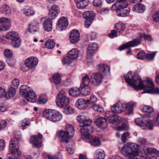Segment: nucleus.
<instances>
[{
	"mask_svg": "<svg viewBox=\"0 0 159 159\" xmlns=\"http://www.w3.org/2000/svg\"><path fill=\"white\" fill-rule=\"evenodd\" d=\"M64 91L60 92L57 97L56 103L60 107H64L68 105L69 99L67 98Z\"/></svg>",
	"mask_w": 159,
	"mask_h": 159,
	"instance_id": "nucleus-10",
	"label": "nucleus"
},
{
	"mask_svg": "<svg viewBox=\"0 0 159 159\" xmlns=\"http://www.w3.org/2000/svg\"><path fill=\"white\" fill-rule=\"evenodd\" d=\"M105 157L104 152L101 149H98L95 152L94 159H104Z\"/></svg>",
	"mask_w": 159,
	"mask_h": 159,
	"instance_id": "nucleus-30",
	"label": "nucleus"
},
{
	"mask_svg": "<svg viewBox=\"0 0 159 159\" xmlns=\"http://www.w3.org/2000/svg\"><path fill=\"white\" fill-rule=\"evenodd\" d=\"M38 62V60L36 57H30L26 60L25 64L26 67L32 69L36 66Z\"/></svg>",
	"mask_w": 159,
	"mask_h": 159,
	"instance_id": "nucleus-17",
	"label": "nucleus"
},
{
	"mask_svg": "<svg viewBox=\"0 0 159 159\" xmlns=\"http://www.w3.org/2000/svg\"><path fill=\"white\" fill-rule=\"evenodd\" d=\"M11 26V22L10 19L4 17L1 18V31H7Z\"/></svg>",
	"mask_w": 159,
	"mask_h": 159,
	"instance_id": "nucleus-14",
	"label": "nucleus"
},
{
	"mask_svg": "<svg viewBox=\"0 0 159 159\" xmlns=\"http://www.w3.org/2000/svg\"><path fill=\"white\" fill-rule=\"evenodd\" d=\"M103 76L100 73H95L91 76V82L95 85H97L101 83Z\"/></svg>",
	"mask_w": 159,
	"mask_h": 159,
	"instance_id": "nucleus-15",
	"label": "nucleus"
},
{
	"mask_svg": "<svg viewBox=\"0 0 159 159\" xmlns=\"http://www.w3.org/2000/svg\"><path fill=\"white\" fill-rule=\"evenodd\" d=\"M73 108L70 107H68L65 109V112L66 114H70L73 113Z\"/></svg>",
	"mask_w": 159,
	"mask_h": 159,
	"instance_id": "nucleus-63",
	"label": "nucleus"
},
{
	"mask_svg": "<svg viewBox=\"0 0 159 159\" xmlns=\"http://www.w3.org/2000/svg\"><path fill=\"white\" fill-rule=\"evenodd\" d=\"M97 98L96 97L93 95H91L89 100H87V102L88 105H92L93 103H95V102L97 101Z\"/></svg>",
	"mask_w": 159,
	"mask_h": 159,
	"instance_id": "nucleus-48",
	"label": "nucleus"
},
{
	"mask_svg": "<svg viewBox=\"0 0 159 159\" xmlns=\"http://www.w3.org/2000/svg\"><path fill=\"white\" fill-rule=\"evenodd\" d=\"M142 110L144 112L148 113H151L153 112V108L151 106H145L143 108Z\"/></svg>",
	"mask_w": 159,
	"mask_h": 159,
	"instance_id": "nucleus-49",
	"label": "nucleus"
},
{
	"mask_svg": "<svg viewBox=\"0 0 159 159\" xmlns=\"http://www.w3.org/2000/svg\"><path fill=\"white\" fill-rule=\"evenodd\" d=\"M139 147V145L135 143H127L122 147L121 152L123 154L128 157L132 154L136 155Z\"/></svg>",
	"mask_w": 159,
	"mask_h": 159,
	"instance_id": "nucleus-7",
	"label": "nucleus"
},
{
	"mask_svg": "<svg viewBox=\"0 0 159 159\" xmlns=\"http://www.w3.org/2000/svg\"><path fill=\"white\" fill-rule=\"evenodd\" d=\"M81 90L76 87L71 88L69 91L70 95L76 97L79 95L80 93Z\"/></svg>",
	"mask_w": 159,
	"mask_h": 159,
	"instance_id": "nucleus-35",
	"label": "nucleus"
},
{
	"mask_svg": "<svg viewBox=\"0 0 159 159\" xmlns=\"http://www.w3.org/2000/svg\"><path fill=\"white\" fill-rule=\"evenodd\" d=\"M156 54L155 52H153L151 54L146 55V58L148 60H152L154 59Z\"/></svg>",
	"mask_w": 159,
	"mask_h": 159,
	"instance_id": "nucleus-59",
	"label": "nucleus"
},
{
	"mask_svg": "<svg viewBox=\"0 0 159 159\" xmlns=\"http://www.w3.org/2000/svg\"><path fill=\"white\" fill-rule=\"evenodd\" d=\"M51 19L46 17H43L41 18V21L43 22V27L44 29L47 31H50L52 29V22Z\"/></svg>",
	"mask_w": 159,
	"mask_h": 159,
	"instance_id": "nucleus-18",
	"label": "nucleus"
},
{
	"mask_svg": "<svg viewBox=\"0 0 159 159\" xmlns=\"http://www.w3.org/2000/svg\"><path fill=\"white\" fill-rule=\"evenodd\" d=\"M29 87L26 85H23L20 86V93L22 96L25 97L26 93L30 90Z\"/></svg>",
	"mask_w": 159,
	"mask_h": 159,
	"instance_id": "nucleus-36",
	"label": "nucleus"
},
{
	"mask_svg": "<svg viewBox=\"0 0 159 159\" xmlns=\"http://www.w3.org/2000/svg\"><path fill=\"white\" fill-rule=\"evenodd\" d=\"M67 55L72 59H76L79 55L78 50L76 48H73L68 53Z\"/></svg>",
	"mask_w": 159,
	"mask_h": 159,
	"instance_id": "nucleus-31",
	"label": "nucleus"
},
{
	"mask_svg": "<svg viewBox=\"0 0 159 159\" xmlns=\"http://www.w3.org/2000/svg\"><path fill=\"white\" fill-rule=\"evenodd\" d=\"M4 54L5 56L7 58H10L13 55V53L11 50L9 49H6L4 52Z\"/></svg>",
	"mask_w": 159,
	"mask_h": 159,
	"instance_id": "nucleus-51",
	"label": "nucleus"
},
{
	"mask_svg": "<svg viewBox=\"0 0 159 159\" xmlns=\"http://www.w3.org/2000/svg\"><path fill=\"white\" fill-rule=\"evenodd\" d=\"M38 24L36 22H31L29 25L28 30L30 32H34L38 29Z\"/></svg>",
	"mask_w": 159,
	"mask_h": 159,
	"instance_id": "nucleus-41",
	"label": "nucleus"
},
{
	"mask_svg": "<svg viewBox=\"0 0 159 159\" xmlns=\"http://www.w3.org/2000/svg\"><path fill=\"white\" fill-rule=\"evenodd\" d=\"M16 89L14 88L11 87L8 89L6 96V99H9L13 98L16 93Z\"/></svg>",
	"mask_w": 159,
	"mask_h": 159,
	"instance_id": "nucleus-39",
	"label": "nucleus"
},
{
	"mask_svg": "<svg viewBox=\"0 0 159 159\" xmlns=\"http://www.w3.org/2000/svg\"><path fill=\"white\" fill-rule=\"evenodd\" d=\"M129 133L128 132H125L122 134L121 136V140L124 143L126 141L128 137H129Z\"/></svg>",
	"mask_w": 159,
	"mask_h": 159,
	"instance_id": "nucleus-58",
	"label": "nucleus"
},
{
	"mask_svg": "<svg viewBox=\"0 0 159 159\" xmlns=\"http://www.w3.org/2000/svg\"><path fill=\"white\" fill-rule=\"evenodd\" d=\"M5 37L7 39L11 41V43L13 47L18 48L20 46L21 41L18 33L14 31H10L7 33Z\"/></svg>",
	"mask_w": 159,
	"mask_h": 159,
	"instance_id": "nucleus-9",
	"label": "nucleus"
},
{
	"mask_svg": "<svg viewBox=\"0 0 159 159\" xmlns=\"http://www.w3.org/2000/svg\"><path fill=\"white\" fill-rule=\"evenodd\" d=\"M43 115L46 119L53 122H58L62 118L60 112L52 109L45 110L43 112Z\"/></svg>",
	"mask_w": 159,
	"mask_h": 159,
	"instance_id": "nucleus-5",
	"label": "nucleus"
},
{
	"mask_svg": "<svg viewBox=\"0 0 159 159\" xmlns=\"http://www.w3.org/2000/svg\"><path fill=\"white\" fill-rule=\"evenodd\" d=\"M95 123L97 126L102 129H105L107 126L106 119L103 117L97 119L95 121Z\"/></svg>",
	"mask_w": 159,
	"mask_h": 159,
	"instance_id": "nucleus-21",
	"label": "nucleus"
},
{
	"mask_svg": "<svg viewBox=\"0 0 159 159\" xmlns=\"http://www.w3.org/2000/svg\"><path fill=\"white\" fill-rule=\"evenodd\" d=\"M30 125L29 120L27 119H25L21 122V126L23 129H24L26 126H29Z\"/></svg>",
	"mask_w": 159,
	"mask_h": 159,
	"instance_id": "nucleus-50",
	"label": "nucleus"
},
{
	"mask_svg": "<svg viewBox=\"0 0 159 159\" xmlns=\"http://www.w3.org/2000/svg\"><path fill=\"white\" fill-rule=\"evenodd\" d=\"M111 109L112 111L114 113H121L125 109L123 103H118L112 107Z\"/></svg>",
	"mask_w": 159,
	"mask_h": 159,
	"instance_id": "nucleus-22",
	"label": "nucleus"
},
{
	"mask_svg": "<svg viewBox=\"0 0 159 159\" xmlns=\"http://www.w3.org/2000/svg\"><path fill=\"white\" fill-rule=\"evenodd\" d=\"M59 7L57 5L52 6L49 9L48 13V18L53 20L55 19L60 12Z\"/></svg>",
	"mask_w": 159,
	"mask_h": 159,
	"instance_id": "nucleus-12",
	"label": "nucleus"
},
{
	"mask_svg": "<svg viewBox=\"0 0 159 159\" xmlns=\"http://www.w3.org/2000/svg\"><path fill=\"white\" fill-rule=\"evenodd\" d=\"M97 48L98 45L96 43H93L89 45L87 49V55L89 57L92 56L95 53Z\"/></svg>",
	"mask_w": 159,
	"mask_h": 159,
	"instance_id": "nucleus-26",
	"label": "nucleus"
},
{
	"mask_svg": "<svg viewBox=\"0 0 159 159\" xmlns=\"http://www.w3.org/2000/svg\"><path fill=\"white\" fill-rule=\"evenodd\" d=\"M12 86L18 88L19 84V80L18 79L15 78L12 81Z\"/></svg>",
	"mask_w": 159,
	"mask_h": 159,
	"instance_id": "nucleus-62",
	"label": "nucleus"
},
{
	"mask_svg": "<svg viewBox=\"0 0 159 159\" xmlns=\"http://www.w3.org/2000/svg\"><path fill=\"white\" fill-rule=\"evenodd\" d=\"M43 137L42 135L40 133L38 135L32 136L30 139V142L35 147L39 148L41 146Z\"/></svg>",
	"mask_w": 159,
	"mask_h": 159,
	"instance_id": "nucleus-13",
	"label": "nucleus"
},
{
	"mask_svg": "<svg viewBox=\"0 0 159 159\" xmlns=\"http://www.w3.org/2000/svg\"><path fill=\"white\" fill-rule=\"evenodd\" d=\"M25 98L28 101L31 102H35L37 99L35 93L31 90H29L28 92L26 93Z\"/></svg>",
	"mask_w": 159,
	"mask_h": 159,
	"instance_id": "nucleus-24",
	"label": "nucleus"
},
{
	"mask_svg": "<svg viewBox=\"0 0 159 159\" xmlns=\"http://www.w3.org/2000/svg\"><path fill=\"white\" fill-rule=\"evenodd\" d=\"M76 105L79 109L84 110L89 105L87 100L85 101L83 98H80L78 100L76 103Z\"/></svg>",
	"mask_w": 159,
	"mask_h": 159,
	"instance_id": "nucleus-25",
	"label": "nucleus"
},
{
	"mask_svg": "<svg viewBox=\"0 0 159 159\" xmlns=\"http://www.w3.org/2000/svg\"><path fill=\"white\" fill-rule=\"evenodd\" d=\"M88 129L89 131L85 134L84 130H82V138L86 142L89 143L93 147H98L101 145V142L100 139L97 137H93L91 136V134L93 132V129L92 127H88Z\"/></svg>",
	"mask_w": 159,
	"mask_h": 159,
	"instance_id": "nucleus-3",
	"label": "nucleus"
},
{
	"mask_svg": "<svg viewBox=\"0 0 159 159\" xmlns=\"http://www.w3.org/2000/svg\"><path fill=\"white\" fill-rule=\"evenodd\" d=\"M57 136L61 142L67 143L71 137L64 131L60 130L57 134Z\"/></svg>",
	"mask_w": 159,
	"mask_h": 159,
	"instance_id": "nucleus-19",
	"label": "nucleus"
},
{
	"mask_svg": "<svg viewBox=\"0 0 159 159\" xmlns=\"http://www.w3.org/2000/svg\"><path fill=\"white\" fill-rule=\"evenodd\" d=\"M97 68L98 70L104 74L109 75L110 74V67L106 64H99L97 66Z\"/></svg>",
	"mask_w": 159,
	"mask_h": 159,
	"instance_id": "nucleus-23",
	"label": "nucleus"
},
{
	"mask_svg": "<svg viewBox=\"0 0 159 159\" xmlns=\"http://www.w3.org/2000/svg\"><path fill=\"white\" fill-rule=\"evenodd\" d=\"M124 109H127L129 113L132 114L133 113L134 107L136 106L137 103L135 102H131L127 103H123Z\"/></svg>",
	"mask_w": 159,
	"mask_h": 159,
	"instance_id": "nucleus-27",
	"label": "nucleus"
},
{
	"mask_svg": "<svg viewBox=\"0 0 159 159\" xmlns=\"http://www.w3.org/2000/svg\"><path fill=\"white\" fill-rule=\"evenodd\" d=\"M92 107L93 110L99 112H102L103 111V108L99 104L97 103H93L91 105Z\"/></svg>",
	"mask_w": 159,
	"mask_h": 159,
	"instance_id": "nucleus-40",
	"label": "nucleus"
},
{
	"mask_svg": "<svg viewBox=\"0 0 159 159\" xmlns=\"http://www.w3.org/2000/svg\"><path fill=\"white\" fill-rule=\"evenodd\" d=\"M124 77L126 82L137 91L145 89L146 88H152L154 87L151 79L142 81L139 76L130 71Z\"/></svg>",
	"mask_w": 159,
	"mask_h": 159,
	"instance_id": "nucleus-1",
	"label": "nucleus"
},
{
	"mask_svg": "<svg viewBox=\"0 0 159 159\" xmlns=\"http://www.w3.org/2000/svg\"><path fill=\"white\" fill-rule=\"evenodd\" d=\"M152 18L156 22H159V11L155 12L152 15Z\"/></svg>",
	"mask_w": 159,
	"mask_h": 159,
	"instance_id": "nucleus-57",
	"label": "nucleus"
},
{
	"mask_svg": "<svg viewBox=\"0 0 159 159\" xmlns=\"http://www.w3.org/2000/svg\"><path fill=\"white\" fill-rule=\"evenodd\" d=\"M92 122V120L91 119H84L83 122L81 123L80 124H79L80 126L82 127L80 129L81 132L82 134V130H84V132H85V134H87V132H88L89 131V129H88L87 128L89 126L92 127L90 125Z\"/></svg>",
	"mask_w": 159,
	"mask_h": 159,
	"instance_id": "nucleus-20",
	"label": "nucleus"
},
{
	"mask_svg": "<svg viewBox=\"0 0 159 159\" xmlns=\"http://www.w3.org/2000/svg\"><path fill=\"white\" fill-rule=\"evenodd\" d=\"M145 10V6L140 3L136 4L133 8V11L138 13H142Z\"/></svg>",
	"mask_w": 159,
	"mask_h": 159,
	"instance_id": "nucleus-29",
	"label": "nucleus"
},
{
	"mask_svg": "<svg viewBox=\"0 0 159 159\" xmlns=\"http://www.w3.org/2000/svg\"><path fill=\"white\" fill-rule=\"evenodd\" d=\"M135 122L139 126H144V123L142 118H137L135 119Z\"/></svg>",
	"mask_w": 159,
	"mask_h": 159,
	"instance_id": "nucleus-55",
	"label": "nucleus"
},
{
	"mask_svg": "<svg viewBox=\"0 0 159 159\" xmlns=\"http://www.w3.org/2000/svg\"><path fill=\"white\" fill-rule=\"evenodd\" d=\"M68 21L67 18L64 16L60 17L58 20L56 28L59 31H62L66 29L68 25Z\"/></svg>",
	"mask_w": 159,
	"mask_h": 159,
	"instance_id": "nucleus-11",
	"label": "nucleus"
},
{
	"mask_svg": "<svg viewBox=\"0 0 159 159\" xmlns=\"http://www.w3.org/2000/svg\"><path fill=\"white\" fill-rule=\"evenodd\" d=\"M148 93L153 94H159V88H154L146 90L142 92V93Z\"/></svg>",
	"mask_w": 159,
	"mask_h": 159,
	"instance_id": "nucleus-46",
	"label": "nucleus"
},
{
	"mask_svg": "<svg viewBox=\"0 0 159 159\" xmlns=\"http://www.w3.org/2000/svg\"><path fill=\"white\" fill-rule=\"evenodd\" d=\"M81 89V92L83 93L84 95H87L90 94V88L88 86H85V87H80Z\"/></svg>",
	"mask_w": 159,
	"mask_h": 159,
	"instance_id": "nucleus-45",
	"label": "nucleus"
},
{
	"mask_svg": "<svg viewBox=\"0 0 159 159\" xmlns=\"http://www.w3.org/2000/svg\"><path fill=\"white\" fill-rule=\"evenodd\" d=\"M65 130V131H64L68 134L69 136L71 137L73 136L74 134L75 130L72 125H67Z\"/></svg>",
	"mask_w": 159,
	"mask_h": 159,
	"instance_id": "nucleus-34",
	"label": "nucleus"
},
{
	"mask_svg": "<svg viewBox=\"0 0 159 159\" xmlns=\"http://www.w3.org/2000/svg\"><path fill=\"white\" fill-rule=\"evenodd\" d=\"M7 93L5 89L1 88V98H5L6 99Z\"/></svg>",
	"mask_w": 159,
	"mask_h": 159,
	"instance_id": "nucleus-60",
	"label": "nucleus"
},
{
	"mask_svg": "<svg viewBox=\"0 0 159 159\" xmlns=\"http://www.w3.org/2000/svg\"><path fill=\"white\" fill-rule=\"evenodd\" d=\"M145 126L148 128V129L149 130H152L153 129V128L154 126L153 122L152 121H148L146 122V123H144Z\"/></svg>",
	"mask_w": 159,
	"mask_h": 159,
	"instance_id": "nucleus-54",
	"label": "nucleus"
},
{
	"mask_svg": "<svg viewBox=\"0 0 159 159\" xmlns=\"http://www.w3.org/2000/svg\"><path fill=\"white\" fill-rule=\"evenodd\" d=\"M6 146V142L3 139H1V151L4 150Z\"/></svg>",
	"mask_w": 159,
	"mask_h": 159,
	"instance_id": "nucleus-64",
	"label": "nucleus"
},
{
	"mask_svg": "<svg viewBox=\"0 0 159 159\" xmlns=\"http://www.w3.org/2000/svg\"><path fill=\"white\" fill-rule=\"evenodd\" d=\"M55 44V43L54 41L49 40L45 42V45L46 48L51 49L54 48Z\"/></svg>",
	"mask_w": 159,
	"mask_h": 159,
	"instance_id": "nucleus-44",
	"label": "nucleus"
},
{
	"mask_svg": "<svg viewBox=\"0 0 159 159\" xmlns=\"http://www.w3.org/2000/svg\"><path fill=\"white\" fill-rule=\"evenodd\" d=\"M52 78L55 84L58 85L61 81V76L59 74H56L53 75Z\"/></svg>",
	"mask_w": 159,
	"mask_h": 159,
	"instance_id": "nucleus-42",
	"label": "nucleus"
},
{
	"mask_svg": "<svg viewBox=\"0 0 159 159\" xmlns=\"http://www.w3.org/2000/svg\"><path fill=\"white\" fill-rule=\"evenodd\" d=\"M148 41H152V38L149 34H146L144 33L140 34L139 35V38L134 39L131 41L129 42L123 44L119 47V49L121 51L125 48H128L130 47L134 46L140 44L142 40Z\"/></svg>",
	"mask_w": 159,
	"mask_h": 159,
	"instance_id": "nucleus-2",
	"label": "nucleus"
},
{
	"mask_svg": "<svg viewBox=\"0 0 159 159\" xmlns=\"http://www.w3.org/2000/svg\"><path fill=\"white\" fill-rule=\"evenodd\" d=\"M82 83L81 84L80 87L88 86L90 80L88 75H85L82 79Z\"/></svg>",
	"mask_w": 159,
	"mask_h": 159,
	"instance_id": "nucleus-43",
	"label": "nucleus"
},
{
	"mask_svg": "<svg viewBox=\"0 0 159 159\" xmlns=\"http://www.w3.org/2000/svg\"><path fill=\"white\" fill-rule=\"evenodd\" d=\"M110 122L115 125H118L123 123L121 126H118L117 129L119 131H125L128 129L126 125L127 121L124 119L122 118L118 115L114 114L109 120Z\"/></svg>",
	"mask_w": 159,
	"mask_h": 159,
	"instance_id": "nucleus-8",
	"label": "nucleus"
},
{
	"mask_svg": "<svg viewBox=\"0 0 159 159\" xmlns=\"http://www.w3.org/2000/svg\"><path fill=\"white\" fill-rule=\"evenodd\" d=\"M69 39L73 44L76 43L80 39V34L77 30H73L70 33Z\"/></svg>",
	"mask_w": 159,
	"mask_h": 159,
	"instance_id": "nucleus-16",
	"label": "nucleus"
},
{
	"mask_svg": "<svg viewBox=\"0 0 159 159\" xmlns=\"http://www.w3.org/2000/svg\"><path fill=\"white\" fill-rule=\"evenodd\" d=\"M88 2L89 0H78L76 6L80 9H84L88 5Z\"/></svg>",
	"mask_w": 159,
	"mask_h": 159,
	"instance_id": "nucleus-33",
	"label": "nucleus"
},
{
	"mask_svg": "<svg viewBox=\"0 0 159 159\" xmlns=\"http://www.w3.org/2000/svg\"><path fill=\"white\" fill-rule=\"evenodd\" d=\"M108 35L109 37L111 39L116 37L117 36V32L115 30H112L111 32L108 34Z\"/></svg>",
	"mask_w": 159,
	"mask_h": 159,
	"instance_id": "nucleus-56",
	"label": "nucleus"
},
{
	"mask_svg": "<svg viewBox=\"0 0 159 159\" xmlns=\"http://www.w3.org/2000/svg\"><path fill=\"white\" fill-rule=\"evenodd\" d=\"M9 150L10 153L7 155V159H18L21 155L19 150L18 141L15 138L12 139L10 144Z\"/></svg>",
	"mask_w": 159,
	"mask_h": 159,
	"instance_id": "nucleus-4",
	"label": "nucleus"
},
{
	"mask_svg": "<svg viewBox=\"0 0 159 159\" xmlns=\"http://www.w3.org/2000/svg\"><path fill=\"white\" fill-rule=\"evenodd\" d=\"M137 57L138 59L143 60L146 58V54L144 51H141L137 55Z\"/></svg>",
	"mask_w": 159,
	"mask_h": 159,
	"instance_id": "nucleus-53",
	"label": "nucleus"
},
{
	"mask_svg": "<svg viewBox=\"0 0 159 159\" xmlns=\"http://www.w3.org/2000/svg\"><path fill=\"white\" fill-rule=\"evenodd\" d=\"M115 29L117 32L121 34L122 33L125 29L124 25L121 23H119L116 24Z\"/></svg>",
	"mask_w": 159,
	"mask_h": 159,
	"instance_id": "nucleus-37",
	"label": "nucleus"
},
{
	"mask_svg": "<svg viewBox=\"0 0 159 159\" xmlns=\"http://www.w3.org/2000/svg\"><path fill=\"white\" fill-rule=\"evenodd\" d=\"M47 99L44 98L42 97L39 98L38 100V103L40 104H44L47 102Z\"/></svg>",
	"mask_w": 159,
	"mask_h": 159,
	"instance_id": "nucleus-61",
	"label": "nucleus"
},
{
	"mask_svg": "<svg viewBox=\"0 0 159 159\" xmlns=\"http://www.w3.org/2000/svg\"><path fill=\"white\" fill-rule=\"evenodd\" d=\"M1 11L3 15L8 16L11 14V9L8 5H4L2 6Z\"/></svg>",
	"mask_w": 159,
	"mask_h": 159,
	"instance_id": "nucleus-28",
	"label": "nucleus"
},
{
	"mask_svg": "<svg viewBox=\"0 0 159 159\" xmlns=\"http://www.w3.org/2000/svg\"><path fill=\"white\" fill-rule=\"evenodd\" d=\"M145 152L147 153H151L157 155L159 154V151L154 148H148L145 150Z\"/></svg>",
	"mask_w": 159,
	"mask_h": 159,
	"instance_id": "nucleus-47",
	"label": "nucleus"
},
{
	"mask_svg": "<svg viewBox=\"0 0 159 159\" xmlns=\"http://www.w3.org/2000/svg\"><path fill=\"white\" fill-rule=\"evenodd\" d=\"M111 8L112 10L116 11L117 15L119 16H126L129 13L130 9L128 7L127 3L123 4L120 2H115Z\"/></svg>",
	"mask_w": 159,
	"mask_h": 159,
	"instance_id": "nucleus-6",
	"label": "nucleus"
},
{
	"mask_svg": "<svg viewBox=\"0 0 159 159\" xmlns=\"http://www.w3.org/2000/svg\"><path fill=\"white\" fill-rule=\"evenodd\" d=\"M24 14L26 16H31L34 14L35 12L33 8L28 6H25L23 9Z\"/></svg>",
	"mask_w": 159,
	"mask_h": 159,
	"instance_id": "nucleus-32",
	"label": "nucleus"
},
{
	"mask_svg": "<svg viewBox=\"0 0 159 159\" xmlns=\"http://www.w3.org/2000/svg\"><path fill=\"white\" fill-rule=\"evenodd\" d=\"M83 16L86 20H93L94 17V15L92 11H88L84 13Z\"/></svg>",
	"mask_w": 159,
	"mask_h": 159,
	"instance_id": "nucleus-38",
	"label": "nucleus"
},
{
	"mask_svg": "<svg viewBox=\"0 0 159 159\" xmlns=\"http://www.w3.org/2000/svg\"><path fill=\"white\" fill-rule=\"evenodd\" d=\"M72 59L67 55L62 59V61L64 64L69 65L71 63Z\"/></svg>",
	"mask_w": 159,
	"mask_h": 159,
	"instance_id": "nucleus-52",
	"label": "nucleus"
}]
</instances>
